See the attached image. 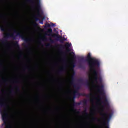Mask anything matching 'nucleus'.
<instances>
[{"label": "nucleus", "mask_w": 128, "mask_h": 128, "mask_svg": "<svg viewBox=\"0 0 128 128\" xmlns=\"http://www.w3.org/2000/svg\"><path fill=\"white\" fill-rule=\"evenodd\" d=\"M85 62H88L89 68L94 76L95 82L97 84H98V80L99 82L102 83V77L98 78V68H99L100 66V60L96 58H92L90 53H88L86 58L85 60Z\"/></svg>", "instance_id": "obj_1"}, {"label": "nucleus", "mask_w": 128, "mask_h": 128, "mask_svg": "<svg viewBox=\"0 0 128 128\" xmlns=\"http://www.w3.org/2000/svg\"><path fill=\"white\" fill-rule=\"evenodd\" d=\"M14 34L12 33L10 34V33H7L4 34V38H13V40H16V36H20V38H21L24 40L26 42H28L30 41V39L24 37V36L22 32H18L16 29L14 30ZM14 34H16L14 35Z\"/></svg>", "instance_id": "obj_2"}, {"label": "nucleus", "mask_w": 128, "mask_h": 128, "mask_svg": "<svg viewBox=\"0 0 128 128\" xmlns=\"http://www.w3.org/2000/svg\"><path fill=\"white\" fill-rule=\"evenodd\" d=\"M96 88H97V90L101 96H102V98H100V99L104 100V101L102 102V104H104V106H106V110H108L110 109V104H108V98H106V94H104V85H97L96 86Z\"/></svg>", "instance_id": "obj_3"}, {"label": "nucleus", "mask_w": 128, "mask_h": 128, "mask_svg": "<svg viewBox=\"0 0 128 128\" xmlns=\"http://www.w3.org/2000/svg\"><path fill=\"white\" fill-rule=\"evenodd\" d=\"M70 84L73 86L75 90L73 92V98L74 100L76 96H83L82 94L78 92V90H80V88L78 86V84H74V76L72 75L71 76V82H70Z\"/></svg>", "instance_id": "obj_4"}, {"label": "nucleus", "mask_w": 128, "mask_h": 128, "mask_svg": "<svg viewBox=\"0 0 128 128\" xmlns=\"http://www.w3.org/2000/svg\"><path fill=\"white\" fill-rule=\"evenodd\" d=\"M0 112H1L2 120L4 122V124L6 128H12V125L8 123V113L6 112V110H4V112L0 109Z\"/></svg>", "instance_id": "obj_5"}, {"label": "nucleus", "mask_w": 128, "mask_h": 128, "mask_svg": "<svg viewBox=\"0 0 128 128\" xmlns=\"http://www.w3.org/2000/svg\"><path fill=\"white\" fill-rule=\"evenodd\" d=\"M100 116H102L103 124L106 127V128H110L108 126V122H110V118H112V114L106 112L104 113H101Z\"/></svg>", "instance_id": "obj_6"}, {"label": "nucleus", "mask_w": 128, "mask_h": 128, "mask_svg": "<svg viewBox=\"0 0 128 128\" xmlns=\"http://www.w3.org/2000/svg\"><path fill=\"white\" fill-rule=\"evenodd\" d=\"M46 36H52V38H56V40H59L60 42H64L66 40L64 38H62V36H60L58 34H52V29L49 28L46 31Z\"/></svg>", "instance_id": "obj_7"}, {"label": "nucleus", "mask_w": 128, "mask_h": 128, "mask_svg": "<svg viewBox=\"0 0 128 128\" xmlns=\"http://www.w3.org/2000/svg\"><path fill=\"white\" fill-rule=\"evenodd\" d=\"M36 0V10L38 12L36 16L38 18H42V14H40V10H42V6H40V0Z\"/></svg>", "instance_id": "obj_8"}, {"label": "nucleus", "mask_w": 128, "mask_h": 128, "mask_svg": "<svg viewBox=\"0 0 128 128\" xmlns=\"http://www.w3.org/2000/svg\"><path fill=\"white\" fill-rule=\"evenodd\" d=\"M0 86H2V83H0ZM6 106H7L8 108H10V106L3 103L2 99L0 98V108H6Z\"/></svg>", "instance_id": "obj_9"}, {"label": "nucleus", "mask_w": 128, "mask_h": 128, "mask_svg": "<svg viewBox=\"0 0 128 128\" xmlns=\"http://www.w3.org/2000/svg\"><path fill=\"white\" fill-rule=\"evenodd\" d=\"M65 68L64 67H62L58 71V74H62V72H64V70Z\"/></svg>", "instance_id": "obj_10"}, {"label": "nucleus", "mask_w": 128, "mask_h": 128, "mask_svg": "<svg viewBox=\"0 0 128 128\" xmlns=\"http://www.w3.org/2000/svg\"><path fill=\"white\" fill-rule=\"evenodd\" d=\"M70 46H72V44L69 43H67L65 44V46H66V48H66L67 52H70V48H68L70 47Z\"/></svg>", "instance_id": "obj_11"}, {"label": "nucleus", "mask_w": 128, "mask_h": 128, "mask_svg": "<svg viewBox=\"0 0 128 128\" xmlns=\"http://www.w3.org/2000/svg\"><path fill=\"white\" fill-rule=\"evenodd\" d=\"M14 46H15V48H18V50H20V45H18V42H16L14 44Z\"/></svg>", "instance_id": "obj_12"}, {"label": "nucleus", "mask_w": 128, "mask_h": 128, "mask_svg": "<svg viewBox=\"0 0 128 128\" xmlns=\"http://www.w3.org/2000/svg\"><path fill=\"white\" fill-rule=\"evenodd\" d=\"M47 28H50V24H46L44 28L45 30H46Z\"/></svg>", "instance_id": "obj_13"}, {"label": "nucleus", "mask_w": 128, "mask_h": 128, "mask_svg": "<svg viewBox=\"0 0 128 128\" xmlns=\"http://www.w3.org/2000/svg\"><path fill=\"white\" fill-rule=\"evenodd\" d=\"M74 102H73V106H80V102H74V100H73Z\"/></svg>", "instance_id": "obj_14"}, {"label": "nucleus", "mask_w": 128, "mask_h": 128, "mask_svg": "<svg viewBox=\"0 0 128 128\" xmlns=\"http://www.w3.org/2000/svg\"><path fill=\"white\" fill-rule=\"evenodd\" d=\"M84 106H88V100H83L82 102Z\"/></svg>", "instance_id": "obj_15"}, {"label": "nucleus", "mask_w": 128, "mask_h": 128, "mask_svg": "<svg viewBox=\"0 0 128 128\" xmlns=\"http://www.w3.org/2000/svg\"><path fill=\"white\" fill-rule=\"evenodd\" d=\"M86 84L87 86H90V81L86 80Z\"/></svg>", "instance_id": "obj_16"}, {"label": "nucleus", "mask_w": 128, "mask_h": 128, "mask_svg": "<svg viewBox=\"0 0 128 128\" xmlns=\"http://www.w3.org/2000/svg\"><path fill=\"white\" fill-rule=\"evenodd\" d=\"M49 42L50 44H54V40L52 39L51 38H49Z\"/></svg>", "instance_id": "obj_17"}, {"label": "nucleus", "mask_w": 128, "mask_h": 128, "mask_svg": "<svg viewBox=\"0 0 128 128\" xmlns=\"http://www.w3.org/2000/svg\"><path fill=\"white\" fill-rule=\"evenodd\" d=\"M0 28L2 32H4V26H2V24L0 23Z\"/></svg>", "instance_id": "obj_18"}, {"label": "nucleus", "mask_w": 128, "mask_h": 128, "mask_svg": "<svg viewBox=\"0 0 128 128\" xmlns=\"http://www.w3.org/2000/svg\"><path fill=\"white\" fill-rule=\"evenodd\" d=\"M78 82L80 83V84H84V80H82V79H79L78 80Z\"/></svg>", "instance_id": "obj_19"}, {"label": "nucleus", "mask_w": 128, "mask_h": 128, "mask_svg": "<svg viewBox=\"0 0 128 128\" xmlns=\"http://www.w3.org/2000/svg\"><path fill=\"white\" fill-rule=\"evenodd\" d=\"M46 48H50V46H52V44H50V43H48L46 45Z\"/></svg>", "instance_id": "obj_20"}, {"label": "nucleus", "mask_w": 128, "mask_h": 128, "mask_svg": "<svg viewBox=\"0 0 128 128\" xmlns=\"http://www.w3.org/2000/svg\"><path fill=\"white\" fill-rule=\"evenodd\" d=\"M79 60L82 62V61L84 60V57H80Z\"/></svg>", "instance_id": "obj_21"}, {"label": "nucleus", "mask_w": 128, "mask_h": 128, "mask_svg": "<svg viewBox=\"0 0 128 128\" xmlns=\"http://www.w3.org/2000/svg\"><path fill=\"white\" fill-rule=\"evenodd\" d=\"M72 66L73 68H74V66H76V64H75L74 62H72Z\"/></svg>", "instance_id": "obj_22"}, {"label": "nucleus", "mask_w": 128, "mask_h": 128, "mask_svg": "<svg viewBox=\"0 0 128 128\" xmlns=\"http://www.w3.org/2000/svg\"><path fill=\"white\" fill-rule=\"evenodd\" d=\"M72 110L73 112H77L78 114H79V113H80V112L76 110V109H72Z\"/></svg>", "instance_id": "obj_23"}, {"label": "nucleus", "mask_w": 128, "mask_h": 128, "mask_svg": "<svg viewBox=\"0 0 128 128\" xmlns=\"http://www.w3.org/2000/svg\"><path fill=\"white\" fill-rule=\"evenodd\" d=\"M35 20L38 22V20H40V18H35Z\"/></svg>", "instance_id": "obj_24"}, {"label": "nucleus", "mask_w": 128, "mask_h": 128, "mask_svg": "<svg viewBox=\"0 0 128 128\" xmlns=\"http://www.w3.org/2000/svg\"><path fill=\"white\" fill-rule=\"evenodd\" d=\"M84 113L85 114H86V116H88V112H86V110H85V111L84 112Z\"/></svg>", "instance_id": "obj_25"}, {"label": "nucleus", "mask_w": 128, "mask_h": 128, "mask_svg": "<svg viewBox=\"0 0 128 128\" xmlns=\"http://www.w3.org/2000/svg\"><path fill=\"white\" fill-rule=\"evenodd\" d=\"M10 92L11 94H14V90H12Z\"/></svg>", "instance_id": "obj_26"}, {"label": "nucleus", "mask_w": 128, "mask_h": 128, "mask_svg": "<svg viewBox=\"0 0 128 128\" xmlns=\"http://www.w3.org/2000/svg\"><path fill=\"white\" fill-rule=\"evenodd\" d=\"M50 26H55L56 25L52 23L51 24H50Z\"/></svg>", "instance_id": "obj_27"}, {"label": "nucleus", "mask_w": 128, "mask_h": 128, "mask_svg": "<svg viewBox=\"0 0 128 128\" xmlns=\"http://www.w3.org/2000/svg\"><path fill=\"white\" fill-rule=\"evenodd\" d=\"M92 120H98V118H92Z\"/></svg>", "instance_id": "obj_28"}, {"label": "nucleus", "mask_w": 128, "mask_h": 128, "mask_svg": "<svg viewBox=\"0 0 128 128\" xmlns=\"http://www.w3.org/2000/svg\"><path fill=\"white\" fill-rule=\"evenodd\" d=\"M42 40H46L47 38H46L44 37V38H42Z\"/></svg>", "instance_id": "obj_29"}, {"label": "nucleus", "mask_w": 128, "mask_h": 128, "mask_svg": "<svg viewBox=\"0 0 128 128\" xmlns=\"http://www.w3.org/2000/svg\"><path fill=\"white\" fill-rule=\"evenodd\" d=\"M40 24H44V20H42L40 22Z\"/></svg>", "instance_id": "obj_30"}, {"label": "nucleus", "mask_w": 128, "mask_h": 128, "mask_svg": "<svg viewBox=\"0 0 128 128\" xmlns=\"http://www.w3.org/2000/svg\"><path fill=\"white\" fill-rule=\"evenodd\" d=\"M23 46H24L25 48H28V46L26 45V44H24Z\"/></svg>", "instance_id": "obj_31"}, {"label": "nucleus", "mask_w": 128, "mask_h": 128, "mask_svg": "<svg viewBox=\"0 0 128 128\" xmlns=\"http://www.w3.org/2000/svg\"><path fill=\"white\" fill-rule=\"evenodd\" d=\"M24 68H25V70H30V68L28 66L24 67Z\"/></svg>", "instance_id": "obj_32"}, {"label": "nucleus", "mask_w": 128, "mask_h": 128, "mask_svg": "<svg viewBox=\"0 0 128 128\" xmlns=\"http://www.w3.org/2000/svg\"><path fill=\"white\" fill-rule=\"evenodd\" d=\"M3 81L4 82H6V80L4 79V78H3Z\"/></svg>", "instance_id": "obj_33"}, {"label": "nucleus", "mask_w": 128, "mask_h": 128, "mask_svg": "<svg viewBox=\"0 0 128 128\" xmlns=\"http://www.w3.org/2000/svg\"><path fill=\"white\" fill-rule=\"evenodd\" d=\"M79 67H80V68H82V64H80L79 65Z\"/></svg>", "instance_id": "obj_34"}, {"label": "nucleus", "mask_w": 128, "mask_h": 128, "mask_svg": "<svg viewBox=\"0 0 128 128\" xmlns=\"http://www.w3.org/2000/svg\"><path fill=\"white\" fill-rule=\"evenodd\" d=\"M17 90H18V92H20V88L17 87Z\"/></svg>", "instance_id": "obj_35"}, {"label": "nucleus", "mask_w": 128, "mask_h": 128, "mask_svg": "<svg viewBox=\"0 0 128 128\" xmlns=\"http://www.w3.org/2000/svg\"><path fill=\"white\" fill-rule=\"evenodd\" d=\"M28 2H32V0H29Z\"/></svg>", "instance_id": "obj_36"}, {"label": "nucleus", "mask_w": 128, "mask_h": 128, "mask_svg": "<svg viewBox=\"0 0 128 128\" xmlns=\"http://www.w3.org/2000/svg\"><path fill=\"white\" fill-rule=\"evenodd\" d=\"M14 82H16V84H18V80H15Z\"/></svg>", "instance_id": "obj_37"}, {"label": "nucleus", "mask_w": 128, "mask_h": 128, "mask_svg": "<svg viewBox=\"0 0 128 128\" xmlns=\"http://www.w3.org/2000/svg\"><path fill=\"white\" fill-rule=\"evenodd\" d=\"M0 17H1V18H4V15H1V16H0Z\"/></svg>", "instance_id": "obj_38"}, {"label": "nucleus", "mask_w": 128, "mask_h": 128, "mask_svg": "<svg viewBox=\"0 0 128 128\" xmlns=\"http://www.w3.org/2000/svg\"><path fill=\"white\" fill-rule=\"evenodd\" d=\"M4 24H6V20H4Z\"/></svg>", "instance_id": "obj_39"}, {"label": "nucleus", "mask_w": 128, "mask_h": 128, "mask_svg": "<svg viewBox=\"0 0 128 128\" xmlns=\"http://www.w3.org/2000/svg\"><path fill=\"white\" fill-rule=\"evenodd\" d=\"M90 100V102H94V100H92V99H91Z\"/></svg>", "instance_id": "obj_40"}, {"label": "nucleus", "mask_w": 128, "mask_h": 128, "mask_svg": "<svg viewBox=\"0 0 128 128\" xmlns=\"http://www.w3.org/2000/svg\"><path fill=\"white\" fill-rule=\"evenodd\" d=\"M61 48H64V46H61Z\"/></svg>", "instance_id": "obj_41"}, {"label": "nucleus", "mask_w": 128, "mask_h": 128, "mask_svg": "<svg viewBox=\"0 0 128 128\" xmlns=\"http://www.w3.org/2000/svg\"><path fill=\"white\" fill-rule=\"evenodd\" d=\"M34 26H37L36 23H35V24H34Z\"/></svg>", "instance_id": "obj_42"}, {"label": "nucleus", "mask_w": 128, "mask_h": 128, "mask_svg": "<svg viewBox=\"0 0 128 128\" xmlns=\"http://www.w3.org/2000/svg\"><path fill=\"white\" fill-rule=\"evenodd\" d=\"M73 58H76V56H73Z\"/></svg>", "instance_id": "obj_43"}, {"label": "nucleus", "mask_w": 128, "mask_h": 128, "mask_svg": "<svg viewBox=\"0 0 128 128\" xmlns=\"http://www.w3.org/2000/svg\"><path fill=\"white\" fill-rule=\"evenodd\" d=\"M5 42H8V40H5Z\"/></svg>", "instance_id": "obj_44"}, {"label": "nucleus", "mask_w": 128, "mask_h": 128, "mask_svg": "<svg viewBox=\"0 0 128 128\" xmlns=\"http://www.w3.org/2000/svg\"><path fill=\"white\" fill-rule=\"evenodd\" d=\"M2 92H4V90H2Z\"/></svg>", "instance_id": "obj_45"}]
</instances>
